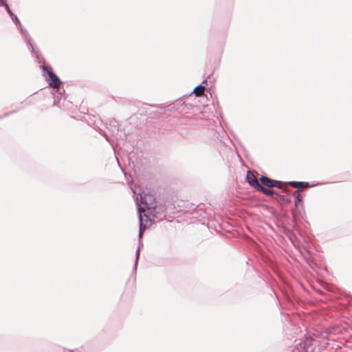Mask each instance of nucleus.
I'll return each mask as SVG.
<instances>
[{
  "mask_svg": "<svg viewBox=\"0 0 352 352\" xmlns=\"http://www.w3.org/2000/svg\"><path fill=\"white\" fill-rule=\"evenodd\" d=\"M20 28H21V32L25 36V42L27 43L28 49L31 51L32 56H34L36 59H38L39 54L37 52H36L34 50V47H33L32 40L30 34H28L27 30L25 29L22 25L20 26Z\"/></svg>",
  "mask_w": 352,
  "mask_h": 352,
  "instance_id": "nucleus-4",
  "label": "nucleus"
},
{
  "mask_svg": "<svg viewBox=\"0 0 352 352\" xmlns=\"http://www.w3.org/2000/svg\"><path fill=\"white\" fill-rule=\"evenodd\" d=\"M140 197L136 198V205L138 207V217L140 221V230H139V245L135 252V261L133 266V270L136 271L138 261L140 257V247L142 246V237L143 231L148 227V222L149 225L151 223V219L149 216L146 214V211L154 210L156 207V203L155 198L152 195H142L139 194Z\"/></svg>",
  "mask_w": 352,
  "mask_h": 352,
  "instance_id": "nucleus-1",
  "label": "nucleus"
},
{
  "mask_svg": "<svg viewBox=\"0 0 352 352\" xmlns=\"http://www.w3.org/2000/svg\"><path fill=\"white\" fill-rule=\"evenodd\" d=\"M0 6L5 8V10L8 14L12 12L9 8V6L6 3H5L3 0H1V2H0Z\"/></svg>",
  "mask_w": 352,
  "mask_h": 352,
  "instance_id": "nucleus-15",
  "label": "nucleus"
},
{
  "mask_svg": "<svg viewBox=\"0 0 352 352\" xmlns=\"http://www.w3.org/2000/svg\"><path fill=\"white\" fill-rule=\"evenodd\" d=\"M0 2H1V0H0Z\"/></svg>",
  "mask_w": 352,
  "mask_h": 352,
  "instance_id": "nucleus-24",
  "label": "nucleus"
},
{
  "mask_svg": "<svg viewBox=\"0 0 352 352\" xmlns=\"http://www.w3.org/2000/svg\"><path fill=\"white\" fill-rule=\"evenodd\" d=\"M103 135L105 137L106 140H107L108 142H109L111 144V145L113 146V144L111 142V140H110V139L109 138V137H108L105 133H104V134H103Z\"/></svg>",
  "mask_w": 352,
  "mask_h": 352,
  "instance_id": "nucleus-19",
  "label": "nucleus"
},
{
  "mask_svg": "<svg viewBox=\"0 0 352 352\" xmlns=\"http://www.w3.org/2000/svg\"><path fill=\"white\" fill-rule=\"evenodd\" d=\"M260 181L263 185H265L267 187H276L278 188H281L282 182L278 180H272L267 177L262 175L260 177Z\"/></svg>",
  "mask_w": 352,
  "mask_h": 352,
  "instance_id": "nucleus-6",
  "label": "nucleus"
},
{
  "mask_svg": "<svg viewBox=\"0 0 352 352\" xmlns=\"http://www.w3.org/2000/svg\"><path fill=\"white\" fill-rule=\"evenodd\" d=\"M311 288H312V289H314V291H316V290L314 289V287H312V286H311Z\"/></svg>",
  "mask_w": 352,
  "mask_h": 352,
  "instance_id": "nucleus-22",
  "label": "nucleus"
},
{
  "mask_svg": "<svg viewBox=\"0 0 352 352\" xmlns=\"http://www.w3.org/2000/svg\"><path fill=\"white\" fill-rule=\"evenodd\" d=\"M54 95V105H57L60 100L64 97L65 93L62 94L61 95L58 94V91H57V89H54V92L53 93Z\"/></svg>",
  "mask_w": 352,
  "mask_h": 352,
  "instance_id": "nucleus-11",
  "label": "nucleus"
},
{
  "mask_svg": "<svg viewBox=\"0 0 352 352\" xmlns=\"http://www.w3.org/2000/svg\"><path fill=\"white\" fill-rule=\"evenodd\" d=\"M309 287H311V276L315 278L316 276L322 277L326 273V270L319 267L314 261L311 260L309 253Z\"/></svg>",
  "mask_w": 352,
  "mask_h": 352,
  "instance_id": "nucleus-3",
  "label": "nucleus"
},
{
  "mask_svg": "<svg viewBox=\"0 0 352 352\" xmlns=\"http://www.w3.org/2000/svg\"><path fill=\"white\" fill-rule=\"evenodd\" d=\"M207 81V80H204L201 84L195 87L192 91V93L197 97L201 96L204 91L206 89V87L203 85Z\"/></svg>",
  "mask_w": 352,
  "mask_h": 352,
  "instance_id": "nucleus-9",
  "label": "nucleus"
},
{
  "mask_svg": "<svg viewBox=\"0 0 352 352\" xmlns=\"http://www.w3.org/2000/svg\"><path fill=\"white\" fill-rule=\"evenodd\" d=\"M287 184L290 185L291 186L296 188V186L298 185V182L292 181V182H289Z\"/></svg>",
  "mask_w": 352,
  "mask_h": 352,
  "instance_id": "nucleus-17",
  "label": "nucleus"
},
{
  "mask_svg": "<svg viewBox=\"0 0 352 352\" xmlns=\"http://www.w3.org/2000/svg\"><path fill=\"white\" fill-rule=\"evenodd\" d=\"M308 188V182H298V185L296 186V190L298 191L299 190L305 189Z\"/></svg>",
  "mask_w": 352,
  "mask_h": 352,
  "instance_id": "nucleus-14",
  "label": "nucleus"
},
{
  "mask_svg": "<svg viewBox=\"0 0 352 352\" xmlns=\"http://www.w3.org/2000/svg\"><path fill=\"white\" fill-rule=\"evenodd\" d=\"M316 186V184H310L309 183V188L311 187V186Z\"/></svg>",
  "mask_w": 352,
  "mask_h": 352,
  "instance_id": "nucleus-21",
  "label": "nucleus"
},
{
  "mask_svg": "<svg viewBox=\"0 0 352 352\" xmlns=\"http://www.w3.org/2000/svg\"><path fill=\"white\" fill-rule=\"evenodd\" d=\"M257 191L262 192L263 194L266 195H274V190L265 188L261 184L259 186V187L256 190Z\"/></svg>",
  "mask_w": 352,
  "mask_h": 352,
  "instance_id": "nucleus-10",
  "label": "nucleus"
},
{
  "mask_svg": "<svg viewBox=\"0 0 352 352\" xmlns=\"http://www.w3.org/2000/svg\"><path fill=\"white\" fill-rule=\"evenodd\" d=\"M298 342L291 352H308L306 341L298 340Z\"/></svg>",
  "mask_w": 352,
  "mask_h": 352,
  "instance_id": "nucleus-8",
  "label": "nucleus"
},
{
  "mask_svg": "<svg viewBox=\"0 0 352 352\" xmlns=\"http://www.w3.org/2000/svg\"><path fill=\"white\" fill-rule=\"evenodd\" d=\"M109 126L107 128L110 131L111 135L117 140V146L120 145V142H119V129H118V122L115 120H112L109 122Z\"/></svg>",
  "mask_w": 352,
  "mask_h": 352,
  "instance_id": "nucleus-5",
  "label": "nucleus"
},
{
  "mask_svg": "<svg viewBox=\"0 0 352 352\" xmlns=\"http://www.w3.org/2000/svg\"><path fill=\"white\" fill-rule=\"evenodd\" d=\"M277 199L280 201H286V202L291 201L290 198L285 197L284 195H277Z\"/></svg>",
  "mask_w": 352,
  "mask_h": 352,
  "instance_id": "nucleus-16",
  "label": "nucleus"
},
{
  "mask_svg": "<svg viewBox=\"0 0 352 352\" xmlns=\"http://www.w3.org/2000/svg\"><path fill=\"white\" fill-rule=\"evenodd\" d=\"M246 181L251 186L254 188L256 190H257V188L261 185L256 177L250 170H248L247 172Z\"/></svg>",
  "mask_w": 352,
  "mask_h": 352,
  "instance_id": "nucleus-7",
  "label": "nucleus"
},
{
  "mask_svg": "<svg viewBox=\"0 0 352 352\" xmlns=\"http://www.w3.org/2000/svg\"><path fill=\"white\" fill-rule=\"evenodd\" d=\"M12 21L16 24V25L21 26V23L17 18L16 15L14 14L12 12L9 14Z\"/></svg>",
  "mask_w": 352,
  "mask_h": 352,
  "instance_id": "nucleus-13",
  "label": "nucleus"
},
{
  "mask_svg": "<svg viewBox=\"0 0 352 352\" xmlns=\"http://www.w3.org/2000/svg\"><path fill=\"white\" fill-rule=\"evenodd\" d=\"M293 195L294 196L295 205L296 206L298 203L302 201V196L297 190L294 191Z\"/></svg>",
  "mask_w": 352,
  "mask_h": 352,
  "instance_id": "nucleus-12",
  "label": "nucleus"
},
{
  "mask_svg": "<svg viewBox=\"0 0 352 352\" xmlns=\"http://www.w3.org/2000/svg\"><path fill=\"white\" fill-rule=\"evenodd\" d=\"M71 352H74L73 351H70Z\"/></svg>",
  "mask_w": 352,
  "mask_h": 352,
  "instance_id": "nucleus-23",
  "label": "nucleus"
},
{
  "mask_svg": "<svg viewBox=\"0 0 352 352\" xmlns=\"http://www.w3.org/2000/svg\"><path fill=\"white\" fill-rule=\"evenodd\" d=\"M16 111H10V112H8V113H6L3 116L0 117V118H6L11 114H12L13 113H15Z\"/></svg>",
  "mask_w": 352,
  "mask_h": 352,
  "instance_id": "nucleus-18",
  "label": "nucleus"
},
{
  "mask_svg": "<svg viewBox=\"0 0 352 352\" xmlns=\"http://www.w3.org/2000/svg\"><path fill=\"white\" fill-rule=\"evenodd\" d=\"M309 342H311V341H313L315 340V338H312L310 334H309ZM311 343H309V347L311 346Z\"/></svg>",
  "mask_w": 352,
  "mask_h": 352,
  "instance_id": "nucleus-20",
  "label": "nucleus"
},
{
  "mask_svg": "<svg viewBox=\"0 0 352 352\" xmlns=\"http://www.w3.org/2000/svg\"><path fill=\"white\" fill-rule=\"evenodd\" d=\"M43 72V76L45 78L46 81L48 82V85L50 87L54 89H57L58 94L60 95L65 93V89L61 87L60 84L61 81L58 76L52 70L51 68L50 69L45 65L41 66Z\"/></svg>",
  "mask_w": 352,
  "mask_h": 352,
  "instance_id": "nucleus-2",
  "label": "nucleus"
}]
</instances>
